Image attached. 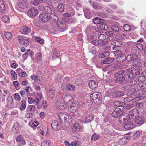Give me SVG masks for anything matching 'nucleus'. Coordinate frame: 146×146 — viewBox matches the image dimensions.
<instances>
[{
	"label": "nucleus",
	"instance_id": "obj_1",
	"mask_svg": "<svg viewBox=\"0 0 146 146\" xmlns=\"http://www.w3.org/2000/svg\"><path fill=\"white\" fill-rule=\"evenodd\" d=\"M90 99L96 104H99L101 103L102 101V96L100 93L98 92H94L91 94L90 96Z\"/></svg>",
	"mask_w": 146,
	"mask_h": 146
},
{
	"label": "nucleus",
	"instance_id": "obj_2",
	"mask_svg": "<svg viewBox=\"0 0 146 146\" xmlns=\"http://www.w3.org/2000/svg\"><path fill=\"white\" fill-rule=\"evenodd\" d=\"M123 107L122 110L120 108H114L113 111L111 113L112 116L115 118L121 115L123 113V110L124 109Z\"/></svg>",
	"mask_w": 146,
	"mask_h": 146
},
{
	"label": "nucleus",
	"instance_id": "obj_3",
	"mask_svg": "<svg viewBox=\"0 0 146 146\" xmlns=\"http://www.w3.org/2000/svg\"><path fill=\"white\" fill-rule=\"evenodd\" d=\"M66 113L64 112H61L59 113L58 116L61 123L63 122V120L66 122L68 121V119L70 120L69 119L71 117L70 115H66Z\"/></svg>",
	"mask_w": 146,
	"mask_h": 146
},
{
	"label": "nucleus",
	"instance_id": "obj_4",
	"mask_svg": "<svg viewBox=\"0 0 146 146\" xmlns=\"http://www.w3.org/2000/svg\"><path fill=\"white\" fill-rule=\"evenodd\" d=\"M39 18L44 23L48 22L50 19V15L48 13H42L39 16Z\"/></svg>",
	"mask_w": 146,
	"mask_h": 146
},
{
	"label": "nucleus",
	"instance_id": "obj_5",
	"mask_svg": "<svg viewBox=\"0 0 146 146\" xmlns=\"http://www.w3.org/2000/svg\"><path fill=\"white\" fill-rule=\"evenodd\" d=\"M38 10L35 7H32L27 12L28 16L32 18L35 17L38 13Z\"/></svg>",
	"mask_w": 146,
	"mask_h": 146
},
{
	"label": "nucleus",
	"instance_id": "obj_6",
	"mask_svg": "<svg viewBox=\"0 0 146 146\" xmlns=\"http://www.w3.org/2000/svg\"><path fill=\"white\" fill-rule=\"evenodd\" d=\"M58 28L60 30L61 32H64L67 29L68 27L66 23L62 21H60L56 23V24Z\"/></svg>",
	"mask_w": 146,
	"mask_h": 146
},
{
	"label": "nucleus",
	"instance_id": "obj_7",
	"mask_svg": "<svg viewBox=\"0 0 146 146\" xmlns=\"http://www.w3.org/2000/svg\"><path fill=\"white\" fill-rule=\"evenodd\" d=\"M111 96L115 98H118L124 95V92L121 91H114L111 93Z\"/></svg>",
	"mask_w": 146,
	"mask_h": 146
},
{
	"label": "nucleus",
	"instance_id": "obj_8",
	"mask_svg": "<svg viewBox=\"0 0 146 146\" xmlns=\"http://www.w3.org/2000/svg\"><path fill=\"white\" fill-rule=\"evenodd\" d=\"M131 120V119L129 117V119L124 123V126L125 129H130L134 127V125Z\"/></svg>",
	"mask_w": 146,
	"mask_h": 146
},
{
	"label": "nucleus",
	"instance_id": "obj_9",
	"mask_svg": "<svg viewBox=\"0 0 146 146\" xmlns=\"http://www.w3.org/2000/svg\"><path fill=\"white\" fill-rule=\"evenodd\" d=\"M55 104L58 109L61 110L64 109L67 106L64 102H61L60 101H57Z\"/></svg>",
	"mask_w": 146,
	"mask_h": 146
},
{
	"label": "nucleus",
	"instance_id": "obj_10",
	"mask_svg": "<svg viewBox=\"0 0 146 146\" xmlns=\"http://www.w3.org/2000/svg\"><path fill=\"white\" fill-rule=\"evenodd\" d=\"M82 129V127L78 123H75L74 124L72 129V132L73 133H78Z\"/></svg>",
	"mask_w": 146,
	"mask_h": 146
},
{
	"label": "nucleus",
	"instance_id": "obj_11",
	"mask_svg": "<svg viewBox=\"0 0 146 146\" xmlns=\"http://www.w3.org/2000/svg\"><path fill=\"white\" fill-rule=\"evenodd\" d=\"M51 126L52 129L54 130H57L60 129L61 128V124L57 121H53L51 124Z\"/></svg>",
	"mask_w": 146,
	"mask_h": 146
},
{
	"label": "nucleus",
	"instance_id": "obj_12",
	"mask_svg": "<svg viewBox=\"0 0 146 146\" xmlns=\"http://www.w3.org/2000/svg\"><path fill=\"white\" fill-rule=\"evenodd\" d=\"M52 53V60H54L56 58H59L60 52L59 51H57V49L55 48L53 49Z\"/></svg>",
	"mask_w": 146,
	"mask_h": 146
},
{
	"label": "nucleus",
	"instance_id": "obj_13",
	"mask_svg": "<svg viewBox=\"0 0 146 146\" xmlns=\"http://www.w3.org/2000/svg\"><path fill=\"white\" fill-rule=\"evenodd\" d=\"M91 6L94 9L96 10H102L103 8V6L102 5L95 1H93L92 2Z\"/></svg>",
	"mask_w": 146,
	"mask_h": 146
},
{
	"label": "nucleus",
	"instance_id": "obj_14",
	"mask_svg": "<svg viewBox=\"0 0 146 146\" xmlns=\"http://www.w3.org/2000/svg\"><path fill=\"white\" fill-rule=\"evenodd\" d=\"M7 105L9 108H11L13 107V99L11 96H9L6 100Z\"/></svg>",
	"mask_w": 146,
	"mask_h": 146
},
{
	"label": "nucleus",
	"instance_id": "obj_15",
	"mask_svg": "<svg viewBox=\"0 0 146 146\" xmlns=\"http://www.w3.org/2000/svg\"><path fill=\"white\" fill-rule=\"evenodd\" d=\"M85 17L87 19H90L92 16V14L91 13L90 10L89 8H86L84 9Z\"/></svg>",
	"mask_w": 146,
	"mask_h": 146
},
{
	"label": "nucleus",
	"instance_id": "obj_16",
	"mask_svg": "<svg viewBox=\"0 0 146 146\" xmlns=\"http://www.w3.org/2000/svg\"><path fill=\"white\" fill-rule=\"evenodd\" d=\"M22 30L25 35H27L31 33V27L26 26H23L22 28Z\"/></svg>",
	"mask_w": 146,
	"mask_h": 146
},
{
	"label": "nucleus",
	"instance_id": "obj_17",
	"mask_svg": "<svg viewBox=\"0 0 146 146\" xmlns=\"http://www.w3.org/2000/svg\"><path fill=\"white\" fill-rule=\"evenodd\" d=\"M135 121L136 124L139 125H141L143 124L145 122L144 118L143 117H140L139 115L138 116L136 117V118H135Z\"/></svg>",
	"mask_w": 146,
	"mask_h": 146
},
{
	"label": "nucleus",
	"instance_id": "obj_18",
	"mask_svg": "<svg viewBox=\"0 0 146 146\" xmlns=\"http://www.w3.org/2000/svg\"><path fill=\"white\" fill-rule=\"evenodd\" d=\"M137 57V56L135 54L128 55L127 56L126 60L128 62L133 61V62H134L136 60Z\"/></svg>",
	"mask_w": 146,
	"mask_h": 146
},
{
	"label": "nucleus",
	"instance_id": "obj_19",
	"mask_svg": "<svg viewBox=\"0 0 146 146\" xmlns=\"http://www.w3.org/2000/svg\"><path fill=\"white\" fill-rule=\"evenodd\" d=\"M93 23L96 24L100 23H104L105 21L103 19L98 17H96L93 19Z\"/></svg>",
	"mask_w": 146,
	"mask_h": 146
},
{
	"label": "nucleus",
	"instance_id": "obj_20",
	"mask_svg": "<svg viewBox=\"0 0 146 146\" xmlns=\"http://www.w3.org/2000/svg\"><path fill=\"white\" fill-rule=\"evenodd\" d=\"M129 116L133 117L135 116V118L136 117L138 116L139 115V114L138 112V110L137 109H134L132 110L129 112Z\"/></svg>",
	"mask_w": 146,
	"mask_h": 146
},
{
	"label": "nucleus",
	"instance_id": "obj_21",
	"mask_svg": "<svg viewBox=\"0 0 146 146\" xmlns=\"http://www.w3.org/2000/svg\"><path fill=\"white\" fill-rule=\"evenodd\" d=\"M98 82L94 80H90L88 83L90 87L92 89H94L96 88L98 85Z\"/></svg>",
	"mask_w": 146,
	"mask_h": 146
},
{
	"label": "nucleus",
	"instance_id": "obj_22",
	"mask_svg": "<svg viewBox=\"0 0 146 146\" xmlns=\"http://www.w3.org/2000/svg\"><path fill=\"white\" fill-rule=\"evenodd\" d=\"M73 98L69 94H66L64 98V101L65 104L68 106L69 101H72Z\"/></svg>",
	"mask_w": 146,
	"mask_h": 146
},
{
	"label": "nucleus",
	"instance_id": "obj_23",
	"mask_svg": "<svg viewBox=\"0 0 146 146\" xmlns=\"http://www.w3.org/2000/svg\"><path fill=\"white\" fill-rule=\"evenodd\" d=\"M129 117H125L124 115H122L119 118L118 121L120 123L124 122L125 123V122H126V121L129 119Z\"/></svg>",
	"mask_w": 146,
	"mask_h": 146
},
{
	"label": "nucleus",
	"instance_id": "obj_24",
	"mask_svg": "<svg viewBox=\"0 0 146 146\" xmlns=\"http://www.w3.org/2000/svg\"><path fill=\"white\" fill-rule=\"evenodd\" d=\"M135 91L136 90L135 88H131L128 91L127 94V96L135 97V98L136 97Z\"/></svg>",
	"mask_w": 146,
	"mask_h": 146
},
{
	"label": "nucleus",
	"instance_id": "obj_25",
	"mask_svg": "<svg viewBox=\"0 0 146 146\" xmlns=\"http://www.w3.org/2000/svg\"><path fill=\"white\" fill-rule=\"evenodd\" d=\"M134 62V63L132 66L134 69L137 70H139L142 68L140 64L136 60Z\"/></svg>",
	"mask_w": 146,
	"mask_h": 146
},
{
	"label": "nucleus",
	"instance_id": "obj_26",
	"mask_svg": "<svg viewBox=\"0 0 146 146\" xmlns=\"http://www.w3.org/2000/svg\"><path fill=\"white\" fill-rule=\"evenodd\" d=\"M19 124L18 122H16L13 125V128L12 130L13 132L15 133H18L19 131Z\"/></svg>",
	"mask_w": 146,
	"mask_h": 146
},
{
	"label": "nucleus",
	"instance_id": "obj_27",
	"mask_svg": "<svg viewBox=\"0 0 146 146\" xmlns=\"http://www.w3.org/2000/svg\"><path fill=\"white\" fill-rule=\"evenodd\" d=\"M88 49L89 50V52L92 53L94 55L96 52V50L95 46H92L89 45L88 46Z\"/></svg>",
	"mask_w": 146,
	"mask_h": 146
},
{
	"label": "nucleus",
	"instance_id": "obj_28",
	"mask_svg": "<svg viewBox=\"0 0 146 146\" xmlns=\"http://www.w3.org/2000/svg\"><path fill=\"white\" fill-rule=\"evenodd\" d=\"M55 88L54 87H52L49 89L48 95L50 98H53L55 96Z\"/></svg>",
	"mask_w": 146,
	"mask_h": 146
},
{
	"label": "nucleus",
	"instance_id": "obj_29",
	"mask_svg": "<svg viewBox=\"0 0 146 146\" xmlns=\"http://www.w3.org/2000/svg\"><path fill=\"white\" fill-rule=\"evenodd\" d=\"M125 78L123 76H119L116 78L115 81L117 83L120 84H122L123 83L125 80Z\"/></svg>",
	"mask_w": 146,
	"mask_h": 146
},
{
	"label": "nucleus",
	"instance_id": "obj_30",
	"mask_svg": "<svg viewBox=\"0 0 146 146\" xmlns=\"http://www.w3.org/2000/svg\"><path fill=\"white\" fill-rule=\"evenodd\" d=\"M47 107L46 102L44 100H42L41 102V105L39 104V105H37V108L38 109H40L42 107L43 109H45Z\"/></svg>",
	"mask_w": 146,
	"mask_h": 146
},
{
	"label": "nucleus",
	"instance_id": "obj_31",
	"mask_svg": "<svg viewBox=\"0 0 146 146\" xmlns=\"http://www.w3.org/2000/svg\"><path fill=\"white\" fill-rule=\"evenodd\" d=\"M125 72V71L124 70H121L116 72L115 74L112 75V77L113 78H117L118 77L122 76Z\"/></svg>",
	"mask_w": 146,
	"mask_h": 146
},
{
	"label": "nucleus",
	"instance_id": "obj_32",
	"mask_svg": "<svg viewBox=\"0 0 146 146\" xmlns=\"http://www.w3.org/2000/svg\"><path fill=\"white\" fill-rule=\"evenodd\" d=\"M5 7L3 0H0V11L1 13L4 12Z\"/></svg>",
	"mask_w": 146,
	"mask_h": 146
},
{
	"label": "nucleus",
	"instance_id": "obj_33",
	"mask_svg": "<svg viewBox=\"0 0 146 146\" xmlns=\"http://www.w3.org/2000/svg\"><path fill=\"white\" fill-rule=\"evenodd\" d=\"M95 36V35L94 33L90 32V33L88 34L87 35V39L89 41H91L94 39V37Z\"/></svg>",
	"mask_w": 146,
	"mask_h": 146
},
{
	"label": "nucleus",
	"instance_id": "obj_34",
	"mask_svg": "<svg viewBox=\"0 0 146 146\" xmlns=\"http://www.w3.org/2000/svg\"><path fill=\"white\" fill-rule=\"evenodd\" d=\"M113 104L115 106L117 107H122L125 104L123 102L115 101L113 102Z\"/></svg>",
	"mask_w": 146,
	"mask_h": 146
},
{
	"label": "nucleus",
	"instance_id": "obj_35",
	"mask_svg": "<svg viewBox=\"0 0 146 146\" xmlns=\"http://www.w3.org/2000/svg\"><path fill=\"white\" fill-rule=\"evenodd\" d=\"M94 118L92 115H87L85 118V121L84 122L85 123H89L92 121Z\"/></svg>",
	"mask_w": 146,
	"mask_h": 146
},
{
	"label": "nucleus",
	"instance_id": "obj_36",
	"mask_svg": "<svg viewBox=\"0 0 146 146\" xmlns=\"http://www.w3.org/2000/svg\"><path fill=\"white\" fill-rule=\"evenodd\" d=\"M127 97L123 99V101L125 102H127L132 101V102H134L133 99H135V97L127 96Z\"/></svg>",
	"mask_w": 146,
	"mask_h": 146
},
{
	"label": "nucleus",
	"instance_id": "obj_37",
	"mask_svg": "<svg viewBox=\"0 0 146 146\" xmlns=\"http://www.w3.org/2000/svg\"><path fill=\"white\" fill-rule=\"evenodd\" d=\"M118 68V65L116 63H115L113 64H112V63L110 64V72H112V70L115 71Z\"/></svg>",
	"mask_w": 146,
	"mask_h": 146
},
{
	"label": "nucleus",
	"instance_id": "obj_38",
	"mask_svg": "<svg viewBox=\"0 0 146 146\" xmlns=\"http://www.w3.org/2000/svg\"><path fill=\"white\" fill-rule=\"evenodd\" d=\"M18 6L20 8L22 9H24L27 7V2L22 3L19 2L18 4Z\"/></svg>",
	"mask_w": 146,
	"mask_h": 146
},
{
	"label": "nucleus",
	"instance_id": "obj_39",
	"mask_svg": "<svg viewBox=\"0 0 146 146\" xmlns=\"http://www.w3.org/2000/svg\"><path fill=\"white\" fill-rule=\"evenodd\" d=\"M109 48L110 47L108 46H107L105 48V51L104 53L105 57L108 58V56L110 55Z\"/></svg>",
	"mask_w": 146,
	"mask_h": 146
},
{
	"label": "nucleus",
	"instance_id": "obj_40",
	"mask_svg": "<svg viewBox=\"0 0 146 146\" xmlns=\"http://www.w3.org/2000/svg\"><path fill=\"white\" fill-rule=\"evenodd\" d=\"M50 19L52 20H54L56 23H56H58L59 21V19L58 17L57 16L54 15H50Z\"/></svg>",
	"mask_w": 146,
	"mask_h": 146
},
{
	"label": "nucleus",
	"instance_id": "obj_41",
	"mask_svg": "<svg viewBox=\"0 0 146 146\" xmlns=\"http://www.w3.org/2000/svg\"><path fill=\"white\" fill-rule=\"evenodd\" d=\"M27 109L31 112V113H33V112H35L37 110L35 106L33 105H29L28 106Z\"/></svg>",
	"mask_w": 146,
	"mask_h": 146
},
{
	"label": "nucleus",
	"instance_id": "obj_42",
	"mask_svg": "<svg viewBox=\"0 0 146 146\" xmlns=\"http://www.w3.org/2000/svg\"><path fill=\"white\" fill-rule=\"evenodd\" d=\"M20 103H21V105L20 108V110L22 111L25 110L26 108V102L22 101Z\"/></svg>",
	"mask_w": 146,
	"mask_h": 146
},
{
	"label": "nucleus",
	"instance_id": "obj_43",
	"mask_svg": "<svg viewBox=\"0 0 146 146\" xmlns=\"http://www.w3.org/2000/svg\"><path fill=\"white\" fill-rule=\"evenodd\" d=\"M23 44H20L22 45H24L25 46H27L29 44V41L28 38H24L22 40Z\"/></svg>",
	"mask_w": 146,
	"mask_h": 146
},
{
	"label": "nucleus",
	"instance_id": "obj_44",
	"mask_svg": "<svg viewBox=\"0 0 146 146\" xmlns=\"http://www.w3.org/2000/svg\"><path fill=\"white\" fill-rule=\"evenodd\" d=\"M58 11L60 13H63L64 11V8L63 5L59 4L57 6Z\"/></svg>",
	"mask_w": 146,
	"mask_h": 146
},
{
	"label": "nucleus",
	"instance_id": "obj_45",
	"mask_svg": "<svg viewBox=\"0 0 146 146\" xmlns=\"http://www.w3.org/2000/svg\"><path fill=\"white\" fill-rule=\"evenodd\" d=\"M4 36L7 40H9L12 37V33L9 32H6L4 33Z\"/></svg>",
	"mask_w": 146,
	"mask_h": 146
},
{
	"label": "nucleus",
	"instance_id": "obj_46",
	"mask_svg": "<svg viewBox=\"0 0 146 146\" xmlns=\"http://www.w3.org/2000/svg\"><path fill=\"white\" fill-rule=\"evenodd\" d=\"M109 125H108L107 127L106 126L104 128V134L106 135V136H107V137H109V127H108Z\"/></svg>",
	"mask_w": 146,
	"mask_h": 146
},
{
	"label": "nucleus",
	"instance_id": "obj_47",
	"mask_svg": "<svg viewBox=\"0 0 146 146\" xmlns=\"http://www.w3.org/2000/svg\"><path fill=\"white\" fill-rule=\"evenodd\" d=\"M119 59L120 62H123L126 59L127 57L125 55L123 54H119Z\"/></svg>",
	"mask_w": 146,
	"mask_h": 146
},
{
	"label": "nucleus",
	"instance_id": "obj_48",
	"mask_svg": "<svg viewBox=\"0 0 146 146\" xmlns=\"http://www.w3.org/2000/svg\"><path fill=\"white\" fill-rule=\"evenodd\" d=\"M100 137V136L99 135L97 134L96 133H95L93 134L91 137L92 141L93 138H94V140L95 141L97 140L98 139H99Z\"/></svg>",
	"mask_w": 146,
	"mask_h": 146
},
{
	"label": "nucleus",
	"instance_id": "obj_49",
	"mask_svg": "<svg viewBox=\"0 0 146 146\" xmlns=\"http://www.w3.org/2000/svg\"><path fill=\"white\" fill-rule=\"evenodd\" d=\"M42 54L41 52L37 53L35 56V59L37 60H40L42 58Z\"/></svg>",
	"mask_w": 146,
	"mask_h": 146
},
{
	"label": "nucleus",
	"instance_id": "obj_50",
	"mask_svg": "<svg viewBox=\"0 0 146 146\" xmlns=\"http://www.w3.org/2000/svg\"><path fill=\"white\" fill-rule=\"evenodd\" d=\"M125 138H126L125 137H124L120 139L119 142V145H125L126 143Z\"/></svg>",
	"mask_w": 146,
	"mask_h": 146
},
{
	"label": "nucleus",
	"instance_id": "obj_51",
	"mask_svg": "<svg viewBox=\"0 0 146 146\" xmlns=\"http://www.w3.org/2000/svg\"><path fill=\"white\" fill-rule=\"evenodd\" d=\"M42 98V94L37 93L35 96L36 100L40 101Z\"/></svg>",
	"mask_w": 146,
	"mask_h": 146
},
{
	"label": "nucleus",
	"instance_id": "obj_52",
	"mask_svg": "<svg viewBox=\"0 0 146 146\" xmlns=\"http://www.w3.org/2000/svg\"><path fill=\"white\" fill-rule=\"evenodd\" d=\"M97 15L98 16L103 18H107L108 15L104 13L98 12L97 13Z\"/></svg>",
	"mask_w": 146,
	"mask_h": 146
},
{
	"label": "nucleus",
	"instance_id": "obj_53",
	"mask_svg": "<svg viewBox=\"0 0 146 146\" xmlns=\"http://www.w3.org/2000/svg\"><path fill=\"white\" fill-rule=\"evenodd\" d=\"M47 8V9L48 10V9H50V8L48 6H45L44 7L42 5H40L38 7V9L41 11H45V9Z\"/></svg>",
	"mask_w": 146,
	"mask_h": 146
},
{
	"label": "nucleus",
	"instance_id": "obj_54",
	"mask_svg": "<svg viewBox=\"0 0 146 146\" xmlns=\"http://www.w3.org/2000/svg\"><path fill=\"white\" fill-rule=\"evenodd\" d=\"M111 29L115 32H118L119 31V29L117 26L113 25L111 27Z\"/></svg>",
	"mask_w": 146,
	"mask_h": 146
},
{
	"label": "nucleus",
	"instance_id": "obj_55",
	"mask_svg": "<svg viewBox=\"0 0 146 146\" xmlns=\"http://www.w3.org/2000/svg\"><path fill=\"white\" fill-rule=\"evenodd\" d=\"M123 28L124 31H130L131 29L130 26L127 24L124 25Z\"/></svg>",
	"mask_w": 146,
	"mask_h": 146
},
{
	"label": "nucleus",
	"instance_id": "obj_56",
	"mask_svg": "<svg viewBox=\"0 0 146 146\" xmlns=\"http://www.w3.org/2000/svg\"><path fill=\"white\" fill-rule=\"evenodd\" d=\"M138 85L141 89H144L146 88V83L145 82H141L138 84Z\"/></svg>",
	"mask_w": 146,
	"mask_h": 146
},
{
	"label": "nucleus",
	"instance_id": "obj_57",
	"mask_svg": "<svg viewBox=\"0 0 146 146\" xmlns=\"http://www.w3.org/2000/svg\"><path fill=\"white\" fill-rule=\"evenodd\" d=\"M80 143L79 142V141L78 140H75L74 141L72 142L71 143L70 145L71 146H76L77 145H79L80 146V145H79V144Z\"/></svg>",
	"mask_w": 146,
	"mask_h": 146
},
{
	"label": "nucleus",
	"instance_id": "obj_58",
	"mask_svg": "<svg viewBox=\"0 0 146 146\" xmlns=\"http://www.w3.org/2000/svg\"><path fill=\"white\" fill-rule=\"evenodd\" d=\"M11 74L12 78L14 79H16L17 78V75L16 72L12 70L11 72Z\"/></svg>",
	"mask_w": 146,
	"mask_h": 146
},
{
	"label": "nucleus",
	"instance_id": "obj_59",
	"mask_svg": "<svg viewBox=\"0 0 146 146\" xmlns=\"http://www.w3.org/2000/svg\"><path fill=\"white\" fill-rule=\"evenodd\" d=\"M136 77L135 72H132L129 74L128 76V78L129 79H131L135 78Z\"/></svg>",
	"mask_w": 146,
	"mask_h": 146
},
{
	"label": "nucleus",
	"instance_id": "obj_60",
	"mask_svg": "<svg viewBox=\"0 0 146 146\" xmlns=\"http://www.w3.org/2000/svg\"><path fill=\"white\" fill-rule=\"evenodd\" d=\"M105 83L106 84H105V85H104L105 88L106 90L109 89V86H110L109 85V84L110 83V79H109L108 80H106Z\"/></svg>",
	"mask_w": 146,
	"mask_h": 146
},
{
	"label": "nucleus",
	"instance_id": "obj_61",
	"mask_svg": "<svg viewBox=\"0 0 146 146\" xmlns=\"http://www.w3.org/2000/svg\"><path fill=\"white\" fill-rule=\"evenodd\" d=\"M106 37V36L105 35L101 34L98 36V38L99 40V41H101L103 40H104Z\"/></svg>",
	"mask_w": 146,
	"mask_h": 146
},
{
	"label": "nucleus",
	"instance_id": "obj_62",
	"mask_svg": "<svg viewBox=\"0 0 146 146\" xmlns=\"http://www.w3.org/2000/svg\"><path fill=\"white\" fill-rule=\"evenodd\" d=\"M74 88V86L72 85L71 84H68L66 87V89L67 90H73Z\"/></svg>",
	"mask_w": 146,
	"mask_h": 146
},
{
	"label": "nucleus",
	"instance_id": "obj_63",
	"mask_svg": "<svg viewBox=\"0 0 146 146\" xmlns=\"http://www.w3.org/2000/svg\"><path fill=\"white\" fill-rule=\"evenodd\" d=\"M103 70L104 72L107 71V73L109 74L110 70V65H107L103 68Z\"/></svg>",
	"mask_w": 146,
	"mask_h": 146
},
{
	"label": "nucleus",
	"instance_id": "obj_64",
	"mask_svg": "<svg viewBox=\"0 0 146 146\" xmlns=\"http://www.w3.org/2000/svg\"><path fill=\"white\" fill-rule=\"evenodd\" d=\"M82 82V80L79 77H78L76 78V79L75 80V83L78 85L80 84Z\"/></svg>",
	"mask_w": 146,
	"mask_h": 146
}]
</instances>
